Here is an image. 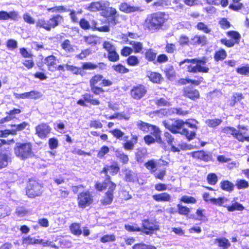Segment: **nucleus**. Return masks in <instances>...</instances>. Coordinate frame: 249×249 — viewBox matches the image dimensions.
<instances>
[{
    "instance_id": "41",
    "label": "nucleus",
    "mask_w": 249,
    "mask_h": 249,
    "mask_svg": "<svg viewBox=\"0 0 249 249\" xmlns=\"http://www.w3.org/2000/svg\"><path fill=\"white\" fill-rule=\"evenodd\" d=\"M129 43L132 46L135 53H140L143 49V45L141 42L131 41Z\"/></svg>"
},
{
    "instance_id": "47",
    "label": "nucleus",
    "mask_w": 249,
    "mask_h": 249,
    "mask_svg": "<svg viewBox=\"0 0 249 249\" xmlns=\"http://www.w3.org/2000/svg\"><path fill=\"white\" fill-rule=\"evenodd\" d=\"M103 48L108 52V53L116 50V48L113 43L108 41H104L103 43Z\"/></svg>"
},
{
    "instance_id": "59",
    "label": "nucleus",
    "mask_w": 249,
    "mask_h": 249,
    "mask_svg": "<svg viewBox=\"0 0 249 249\" xmlns=\"http://www.w3.org/2000/svg\"><path fill=\"white\" fill-rule=\"evenodd\" d=\"M227 35L229 37L233 38L235 40L234 41L235 43H238L240 38V35L238 32L236 31H229L227 33Z\"/></svg>"
},
{
    "instance_id": "17",
    "label": "nucleus",
    "mask_w": 249,
    "mask_h": 249,
    "mask_svg": "<svg viewBox=\"0 0 249 249\" xmlns=\"http://www.w3.org/2000/svg\"><path fill=\"white\" fill-rule=\"evenodd\" d=\"M207 43V37L205 36L195 35L190 40V43L193 45L203 46Z\"/></svg>"
},
{
    "instance_id": "1",
    "label": "nucleus",
    "mask_w": 249,
    "mask_h": 249,
    "mask_svg": "<svg viewBox=\"0 0 249 249\" xmlns=\"http://www.w3.org/2000/svg\"><path fill=\"white\" fill-rule=\"evenodd\" d=\"M206 63V59L204 57L201 59H186L180 61L179 66L183 69H186L190 72H208L209 69L205 66Z\"/></svg>"
},
{
    "instance_id": "18",
    "label": "nucleus",
    "mask_w": 249,
    "mask_h": 249,
    "mask_svg": "<svg viewBox=\"0 0 249 249\" xmlns=\"http://www.w3.org/2000/svg\"><path fill=\"white\" fill-rule=\"evenodd\" d=\"M49 21V24L51 30L52 28H54L57 26L60 23L63 21V18L62 16L57 15L53 16L51 18Z\"/></svg>"
},
{
    "instance_id": "23",
    "label": "nucleus",
    "mask_w": 249,
    "mask_h": 249,
    "mask_svg": "<svg viewBox=\"0 0 249 249\" xmlns=\"http://www.w3.org/2000/svg\"><path fill=\"white\" fill-rule=\"evenodd\" d=\"M37 239L30 235L23 236L21 238L22 245L24 246L37 244Z\"/></svg>"
},
{
    "instance_id": "4",
    "label": "nucleus",
    "mask_w": 249,
    "mask_h": 249,
    "mask_svg": "<svg viewBox=\"0 0 249 249\" xmlns=\"http://www.w3.org/2000/svg\"><path fill=\"white\" fill-rule=\"evenodd\" d=\"M163 125L165 127L168 129L173 133H178L180 132V130L183 127L185 124H187L189 127L191 128L197 129V126L189 122H184L181 120H167L162 122Z\"/></svg>"
},
{
    "instance_id": "32",
    "label": "nucleus",
    "mask_w": 249,
    "mask_h": 249,
    "mask_svg": "<svg viewBox=\"0 0 249 249\" xmlns=\"http://www.w3.org/2000/svg\"><path fill=\"white\" fill-rule=\"evenodd\" d=\"M71 232L75 235H80L82 234V231L80 229V225L77 223H72L70 227Z\"/></svg>"
},
{
    "instance_id": "3",
    "label": "nucleus",
    "mask_w": 249,
    "mask_h": 249,
    "mask_svg": "<svg viewBox=\"0 0 249 249\" xmlns=\"http://www.w3.org/2000/svg\"><path fill=\"white\" fill-rule=\"evenodd\" d=\"M32 144L30 142H17L14 147V153L20 160H25L34 156Z\"/></svg>"
},
{
    "instance_id": "44",
    "label": "nucleus",
    "mask_w": 249,
    "mask_h": 249,
    "mask_svg": "<svg viewBox=\"0 0 249 249\" xmlns=\"http://www.w3.org/2000/svg\"><path fill=\"white\" fill-rule=\"evenodd\" d=\"M157 53L151 49L148 50L145 53V58L149 61H154L156 57Z\"/></svg>"
},
{
    "instance_id": "10",
    "label": "nucleus",
    "mask_w": 249,
    "mask_h": 249,
    "mask_svg": "<svg viewBox=\"0 0 249 249\" xmlns=\"http://www.w3.org/2000/svg\"><path fill=\"white\" fill-rule=\"evenodd\" d=\"M147 92L146 88L142 85L133 87L130 91L131 97L135 99H140L143 97Z\"/></svg>"
},
{
    "instance_id": "43",
    "label": "nucleus",
    "mask_w": 249,
    "mask_h": 249,
    "mask_svg": "<svg viewBox=\"0 0 249 249\" xmlns=\"http://www.w3.org/2000/svg\"><path fill=\"white\" fill-rule=\"evenodd\" d=\"M221 122L222 121L218 119H208L205 121L207 125L211 127H215L219 125Z\"/></svg>"
},
{
    "instance_id": "9",
    "label": "nucleus",
    "mask_w": 249,
    "mask_h": 249,
    "mask_svg": "<svg viewBox=\"0 0 249 249\" xmlns=\"http://www.w3.org/2000/svg\"><path fill=\"white\" fill-rule=\"evenodd\" d=\"M110 3L107 0H101L97 2H93L90 4L88 7V10L90 11L95 12L102 11L103 12L109 6Z\"/></svg>"
},
{
    "instance_id": "29",
    "label": "nucleus",
    "mask_w": 249,
    "mask_h": 249,
    "mask_svg": "<svg viewBox=\"0 0 249 249\" xmlns=\"http://www.w3.org/2000/svg\"><path fill=\"white\" fill-rule=\"evenodd\" d=\"M37 244L42 245L43 247H50L51 248L58 249V247L55 245L54 242L49 240H46L44 239H37Z\"/></svg>"
},
{
    "instance_id": "8",
    "label": "nucleus",
    "mask_w": 249,
    "mask_h": 249,
    "mask_svg": "<svg viewBox=\"0 0 249 249\" xmlns=\"http://www.w3.org/2000/svg\"><path fill=\"white\" fill-rule=\"evenodd\" d=\"M78 200L79 206L85 208L92 202V197L89 192H83L79 195Z\"/></svg>"
},
{
    "instance_id": "36",
    "label": "nucleus",
    "mask_w": 249,
    "mask_h": 249,
    "mask_svg": "<svg viewBox=\"0 0 249 249\" xmlns=\"http://www.w3.org/2000/svg\"><path fill=\"white\" fill-rule=\"evenodd\" d=\"M220 184L221 188L225 191L230 192L233 189V184L228 180L222 181Z\"/></svg>"
},
{
    "instance_id": "60",
    "label": "nucleus",
    "mask_w": 249,
    "mask_h": 249,
    "mask_svg": "<svg viewBox=\"0 0 249 249\" xmlns=\"http://www.w3.org/2000/svg\"><path fill=\"white\" fill-rule=\"evenodd\" d=\"M109 151V148L107 146H102L97 154V157L100 158H103L104 156Z\"/></svg>"
},
{
    "instance_id": "39",
    "label": "nucleus",
    "mask_w": 249,
    "mask_h": 249,
    "mask_svg": "<svg viewBox=\"0 0 249 249\" xmlns=\"http://www.w3.org/2000/svg\"><path fill=\"white\" fill-rule=\"evenodd\" d=\"M28 125V124L25 122L19 124H14L12 125L14 128L12 129V134H16L17 131H21L25 128V127Z\"/></svg>"
},
{
    "instance_id": "63",
    "label": "nucleus",
    "mask_w": 249,
    "mask_h": 249,
    "mask_svg": "<svg viewBox=\"0 0 249 249\" xmlns=\"http://www.w3.org/2000/svg\"><path fill=\"white\" fill-rule=\"evenodd\" d=\"M125 229L129 231H142V229L139 227L137 225H125Z\"/></svg>"
},
{
    "instance_id": "5",
    "label": "nucleus",
    "mask_w": 249,
    "mask_h": 249,
    "mask_svg": "<svg viewBox=\"0 0 249 249\" xmlns=\"http://www.w3.org/2000/svg\"><path fill=\"white\" fill-rule=\"evenodd\" d=\"M137 125L140 129L145 132H150L151 133L153 134L156 137V141L158 143H161L162 142V140L160 137V131L159 128L155 125L145 123L142 121L137 122Z\"/></svg>"
},
{
    "instance_id": "50",
    "label": "nucleus",
    "mask_w": 249,
    "mask_h": 249,
    "mask_svg": "<svg viewBox=\"0 0 249 249\" xmlns=\"http://www.w3.org/2000/svg\"><path fill=\"white\" fill-rule=\"evenodd\" d=\"M133 249H156V248L153 246L139 243L135 244L133 247Z\"/></svg>"
},
{
    "instance_id": "25",
    "label": "nucleus",
    "mask_w": 249,
    "mask_h": 249,
    "mask_svg": "<svg viewBox=\"0 0 249 249\" xmlns=\"http://www.w3.org/2000/svg\"><path fill=\"white\" fill-rule=\"evenodd\" d=\"M131 140L127 141L124 144V147L125 149L130 150H132L134 147V145L138 142V137L136 135H131Z\"/></svg>"
},
{
    "instance_id": "16",
    "label": "nucleus",
    "mask_w": 249,
    "mask_h": 249,
    "mask_svg": "<svg viewBox=\"0 0 249 249\" xmlns=\"http://www.w3.org/2000/svg\"><path fill=\"white\" fill-rule=\"evenodd\" d=\"M117 13L116 9L113 7H109V6L102 12V15L106 17H111L112 18L113 21L111 22V24L113 25H115L116 24L115 22V18L116 17V15Z\"/></svg>"
},
{
    "instance_id": "46",
    "label": "nucleus",
    "mask_w": 249,
    "mask_h": 249,
    "mask_svg": "<svg viewBox=\"0 0 249 249\" xmlns=\"http://www.w3.org/2000/svg\"><path fill=\"white\" fill-rule=\"evenodd\" d=\"M107 58L111 62H116L119 60V55L114 50L108 53Z\"/></svg>"
},
{
    "instance_id": "30",
    "label": "nucleus",
    "mask_w": 249,
    "mask_h": 249,
    "mask_svg": "<svg viewBox=\"0 0 249 249\" xmlns=\"http://www.w3.org/2000/svg\"><path fill=\"white\" fill-rule=\"evenodd\" d=\"M11 210L10 208L4 204H0V218H2L10 215Z\"/></svg>"
},
{
    "instance_id": "15",
    "label": "nucleus",
    "mask_w": 249,
    "mask_h": 249,
    "mask_svg": "<svg viewBox=\"0 0 249 249\" xmlns=\"http://www.w3.org/2000/svg\"><path fill=\"white\" fill-rule=\"evenodd\" d=\"M44 61L49 71H55V66L56 65V58L55 56L53 55L48 56L45 58Z\"/></svg>"
},
{
    "instance_id": "2",
    "label": "nucleus",
    "mask_w": 249,
    "mask_h": 249,
    "mask_svg": "<svg viewBox=\"0 0 249 249\" xmlns=\"http://www.w3.org/2000/svg\"><path fill=\"white\" fill-rule=\"evenodd\" d=\"M166 20L164 13H156L147 16L143 23V26L149 31L155 32L163 26Z\"/></svg>"
},
{
    "instance_id": "21",
    "label": "nucleus",
    "mask_w": 249,
    "mask_h": 249,
    "mask_svg": "<svg viewBox=\"0 0 249 249\" xmlns=\"http://www.w3.org/2000/svg\"><path fill=\"white\" fill-rule=\"evenodd\" d=\"M119 169L120 168L119 167L118 164L114 163L110 166H107V167H104L101 173H104L107 176V174L108 172H109L110 174L114 175L118 172Z\"/></svg>"
},
{
    "instance_id": "27",
    "label": "nucleus",
    "mask_w": 249,
    "mask_h": 249,
    "mask_svg": "<svg viewBox=\"0 0 249 249\" xmlns=\"http://www.w3.org/2000/svg\"><path fill=\"white\" fill-rule=\"evenodd\" d=\"M106 188L107 189V193H111L113 195V192L116 188V184L110 180V177L107 175V177L105 180Z\"/></svg>"
},
{
    "instance_id": "11",
    "label": "nucleus",
    "mask_w": 249,
    "mask_h": 249,
    "mask_svg": "<svg viewBox=\"0 0 249 249\" xmlns=\"http://www.w3.org/2000/svg\"><path fill=\"white\" fill-rule=\"evenodd\" d=\"M51 130V128L45 123L39 124L36 127V134L41 139L46 138Z\"/></svg>"
},
{
    "instance_id": "31",
    "label": "nucleus",
    "mask_w": 249,
    "mask_h": 249,
    "mask_svg": "<svg viewBox=\"0 0 249 249\" xmlns=\"http://www.w3.org/2000/svg\"><path fill=\"white\" fill-rule=\"evenodd\" d=\"M222 132L226 134L232 135L237 139V136L239 135H242L241 133L237 132V130L234 127H225L222 129Z\"/></svg>"
},
{
    "instance_id": "45",
    "label": "nucleus",
    "mask_w": 249,
    "mask_h": 249,
    "mask_svg": "<svg viewBox=\"0 0 249 249\" xmlns=\"http://www.w3.org/2000/svg\"><path fill=\"white\" fill-rule=\"evenodd\" d=\"M61 47L65 51L68 53H71L73 51V48L71 45L70 41L67 39L65 40L62 44Z\"/></svg>"
},
{
    "instance_id": "33",
    "label": "nucleus",
    "mask_w": 249,
    "mask_h": 249,
    "mask_svg": "<svg viewBox=\"0 0 249 249\" xmlns=\"http://www.w3.org/2000/svg\"><path fill=\"white\" fill-rule=\"evenodd\" d=\"M245 209L244 207L240 203L235 202L232 204L231 206L227 207V209L229 212H233L234 211H243Z\"/></svg>"
},
{
    "instance_id": "55",
    "label": "nucleus",
    "mask_w": 249,
    "mask_h": 249,
    "mask_svg": "<svg viewBox=\"0 0 249 249\" xmlns=\"http://www.w3.org/2000/svg\"><path fill=\"white\" fill-rule=\"evenodd\" d=\"M236 186L238 189H244L249 186V183L244 179H238L236 181Z\"/></svg>"
},
{
    "instance_id": "26",
    "label": "nucleus",
    "mask_w": 249,
    "mask_h": 249,
    "mask_svg": "<svg viewBox=\"0 0 249 249\" xmlns=\"http://www.w3.org/2000/svg\"><path fill=\"white\" fill-rule=\"evenodd\" d=\"M215 243L217 244L218 247L222 248L223 249H227L231 246L229 240L225 237L216 239Z\"/></svg>"
},
{
    "instance_id": "42",
    "label": "nucleus",
    "mask_w": 249,
    "mask_h": 249,
    "mask_svg": "<svg viewBox=\"0 0 249 249\" xmlns=\"http://www.w3.org/2000/svg\"><path fill=\"white\" fill-rule=\"evenodd\" d=\"M178 133H180L182 135H185L187 139L189 140L193 139L196 135L194 131L189 132L187 129L185 128H183L181 131L180 130V132H178Z\"/></svg>"
},
{
    "instance_id": "35",
    "label": "nucleus",
    "mask_w": 249,
    "mask_h": 249,
    "mask_svg": "<svg viewBox=\"0 0 249 249\" xmlns=\"http://www.w3.org/2000/svg\"><path fill=\"white\" fill-rule=\"evenodd\" d=\"M92 27L100 32H107L109 31V28L107 26H100L98 21L93 20L92 22Z\"/></svg>"
},
{
    "instance_id": "22",
    "label": "nucleus",
    "mask_w": 249,
    "mask_h": 249,
    "mask_svg": "<svg viewBox=\"0 0 249 249\" xmlns=\"http://www.w3.org/2000/svg\"><path fill=\"white\" fill-rule=\"evenodd\" d=\"M146 76L149 80L153 83H160L162 80L161 75L157 72L148 71Z\"/></svg>"
},
{
    "instance_id": "19",
    "label": "nucleus",
    "mask_w": 249,
    "mask_h": 249,
    "mask_svg": "<svg viewBox=\"0 0 249 249\" xmlns=\"http://www.w3.org/2000/svg\"><path fill=\"white\" fill-rule=\"evenodd\" d=\"M152 197L155 200L158 202H170L171 201V196L165 192L153 195Z\"/></svg>"
},
{
    "instance_id": "13",
    "label": "nucleus",
    "mask_w": 249,
    "mask_h": 249,
    "mask_svg": "<svg viewBox=\"0 0 249 249\" xmlns=\"http://www.w3.org/2000/svg\"><path fill=\"white\" fill-rule=\"evenodd\" d=\"M17 99H37L42 97V94L38 91L32 90L30 92H24L21 94H15Z\"/></svg>"
},
{
    "instance_id": "52",
    "label": "nucleus",
    "mask_w": 249,
    "mask_h": 249,
    "mask_svg": "<svg viewBox=\"0 0 249 249\" xmlns=\"http://www.w3.org/2000/svg\"><path fill=\"white\" fill-rule=\"evenodd\" d=\"M208 182L211 185H215L217 182V177L214 173L209 174L207 178Z\"/></svg>"
},
{
    "instance_id": "56",
    "label": "nucleus",
    "mask_w": 249,
    "mask_h": 249,
    "mask_svg": "<svg viewBox=\"0 0 249 249\" xmlns=\"http://www.w3.org/2000/svg\"><path fill=\"white\" fill-rule=\"evenodd\" d=\"M115 240V236L114 234H107L101 237L100 241L102 243H107Z\"/></svg>"
},
{
    "instance_id": "28",
    "label": "nucleus",
    "mask_w": 249,
    "mask_h": 249,
    "mask_svg": "<svg viewBox=\"0 0 249 249\" xmlns=\"http://www.w3.org/2000/svg\"><path fill=\"white\" fill-rule=\"evenodd\" d=\"M36 23V28H42L47 31H51L49 24V21L45 20L44 18H40L37 19Z\"/></svg>"
},
{
    "instance_id": "51",
    "label": "nucleus",
    "mask_w": 249,
    "mask_h": 249,
    "mask_svg": "<svg viewBox=\"0 0 249 249\" xmlns=\"http://www.w3.org/2000/svg\"><path fill=\"white\" fill-rule=\"evenodd\" d=\"M127 62L129 65L131 66H135L139 64V60L136 56L134 55H131L128 57L127 58Z\"/></svg>"
},
{
    "instance_id": "20",
    "label": "nucleus",
    "mask_w": 249,
    "mask_h": 249,
    "mask_svg": "<svg viewBox=\"0 0 249 249\" xmlns=\"http://www.w3.org/2000/svg\"><path fill=\"white\" fill-rule=\"evenodd\" d=\"M184 95L185 97H188L192 100L197 99L199 97L198 91L190 88H186L184 90Z\"/></svg>"
},
{
    "instance_id": "53",
    "label": "nucleus",
    "mask_w": 249,
    "mask_h": 249,
    "mask_svg": "<svg viewBox=\"0 0 249 249\" xmlns=\"http://www.w3.org/2000/svg\"><path fill=\"white\" fill-rule=\"evenodd\" d=\"M65 68L67 71H71L73 74L80 73V69L76 66L67 64H65Z\"/></svg>"
},
{
    "instance_id": "48",
    "label": "nucleus",
    "mask_w": 249,
    "mask_h": 249,
    "mask_svg": "<svg viewBox=\"0 0 249 249\" xmlns=\"http://www.w3.org/2000/svg\"><path fill=\"white\" fill-rule=\"evenodd\" d=\"M227 56V53L224 50H221L215 53L214 58L215 60L219 61L224 59Z\"/></svg>"
},
{
    "instance_id": "24",
    "label": "nucleus",
    "mask_w": 249,
    "mask_h": 249,
    "mask_svg": "<svg viewBox=\"0 0 249 249\" xmlns=\"http://www.w3.org/2000/svg\"><path fill=\"white\" fill-rule=\"evenodd\" d=\"M192 157L204 161H209L211 159V156L203 151L195 152L192 153Z\"/></svg>"
},
{
    "instance_id": "34",
    "label": "nucleus",
    "mask_w": 249,
    "mask_h": 249,
    "mask_svg": "<svg viewBox=\"0 0 249 249\" xmlns=\"http://www.w3.org/2000/svg\"><path fill=\"white\" fill-rule=\"evenodd\" d=\"M113 70L120 73H126L129 71V70L121 64L114 65L112 67Z\"/></svg>"
},
{
    "instance_id": "61",
    "label": "nucleus",
    "mask_w": 249,
    "mask_h": 249,
    "mask_svg": "<svg viewBox=\"0 0 249 249\" xmlns=\"http://www.w3.org/2000/svg\"><path fill=\"white\" fill-rule=\"evenodd\" d=\"M103 76L100 74H97L93 76L90 80V86H94L98 82L102 80Z\"/></svg>"
},
{
    "instance_id": "6",
    "label": "nucleus",
    "mask_w": 249,
    "mask_h": 249,
    "mask_svg": "<svg viewBox=\"0 0 249 249\" xmlns=\"http://www.w3.org/2000/svg\"><path fill=\"white\" fill-rule=\"evenodd\" d=\"M42 186L35 180H30L26 187V193L30 198H34L41 195Z\"/></svg>"
},
{
    "instance_id": "64",
    "label": "nucleus",
    "mask_w": 249,
    "mask_h": 249,
    "mask_svg": "<svg viewBox=\"0 0 249 249\" xmlns=\"http://www.w3.org/2000/svg\"><path fill=\"white\" fill-rule=\"evenodd\" d=\"M180 200L182 202L187 203H195L196 202V200L194 197L187 196H182L180 199Z\"/></svg>"
},
{
    "instance_id": "57",
    "label": "nucleus",
    "mask_w": 249,
    "mask_h": 249,
    "mask_svg": "<svg viewBox=\"0 0 249 249\" xmlns=\"http://www.w3.org/2000/svg\"><path fill=\"white\" fill-rule=\"evenodd\" d=\"M98 67V65L91 62H85L82 66V69L86 70H92Z\"/></svg>"
},
{
    "instance_id": "54",
    "label": "nucleus",
    "mask_w": 249,
    "mask_h": 249,
    "mask_svg": "<svg viewBox=\"0 0 249 249\" xmlns=\"http://www.w3.org/2000/svg\"><path fill=\"white\" fill-rule=\"evenodd\" d=\"M23 19L25 22L30 24H34L36 22L35 19L28 13L23 15Z\"/></svg>"
},
{
    "instance_id": "49",
    "label": "nucleus",
    "mask_w": 249,
    "mask_h": 249,
    "mask_svg": "<svg viewBox=\"0 0 249 249\" xmlns=\"http://www.w3.org/2000/svg\"><path fill=\"white\" fill-rule=\"evenodd\" d=\"M9 157L5 154H0V168H3L8 165Z\"/></svg>"
},
{
    "instance_id": "12",
    "label": "nucleus",
    "mask_w": 249,
    "mask_h": 249,
    "mask_svg": "<svg viewBox=\"0 0 249 249\" xmlns=\"http://www.w3.org/2000/svg\"><path fill=\"white\" fill-rule=\"evenodd\" d=\"M19 18L18 12L12 11L7 12L5 11H0V20H7L11 19L17 21Z\"/></svg>"
},
{
    "instance_id": "14",
    "label": "nucleus",
    "mask_w": 249,
    "mask_h": 249,
    "mask_svg": "<svg viewBox=\"0 0 249 249\" xmlns=\"http://www.w3.org/2000/svg\"><path fill=\"white\" fill-rule=\"evenodd\" d=\"M119 9L126 13H130L135 12H141L142 10L139 7L132 6L126 2L122 3L119 6Z\"/></svg>"
},
{
    "instance_id": "58",
    "label": "nucleus",
    "mask_w": 249,
    "mask_h": 249,
    "mask_svg": "<svg viewBox=\"0 0 249 249\" xmlns=\"http://www.w3.org/2000/svg\"><path fill=\"white\" fill-rule=\"evenodd\" d=\"M178 213L182 215H187L190 212V209L186 206H183L180 204L177 205Z\"/></svg>"
},
{
    "instance_id": "7",
    "label": "nucleus",
    "mask_w": 249,
    "mask_h": 249,
    "mask_svg": "<svg viewBox=\"0 0 249 249\" xmlns=\"http://www.w3.org/2000/svg\"><path fill=\"white\" fill-rule=\"evenodd\" d=\"M142 225L143 227L142 231L147 235L152 234L154 231L158 230L159 229L158 223L155 221L144 219L142 220Z\"/></svg>"
},
{
    "instance_id": "40",
    "label": "nucleus",
    "mask_w": 249,
    "mask_h": 249,
    "mask_svg": "<svg viewBox=\"0 0 249 249\" xmlns=\"http://www.w3.org/2000/svg\"><path fill=\"white\" fill-rule=\"evenodd\" d=\"M196 28L204 33L209 34L211 32V29L209 26L202 22H198L196 25Z\"/></svg>"
},
{
    "instance_id": "37",
    "label": "nucleus",
    "mask_w": 249,
    "mask_h": 249,
    "mask_svg": "<svg viewBox=\"0 0 249 249\" xmlns=\"http://www.w3.org/2000/svg\"><path fill=\"white\" fill-rule=\"evenodd\" d=\"M113 195L111 193H106L103 199L101 200V202L104 205H108L110 204L113 199Z\"/></svg>"
},
{
    "instance_id": "38",
    "label": "nucleus",
    "mask_w": 249,
    "mask_h": 249,
    "mask_svg": "<svg viewBox=\"0 0 249 249\" xmlns=\"http://www.w3.org/2000/svg\"><path fill=\"white\" fill-rule=\"evenodd\" d=\"M145 166L151 173H154L157 168L156 162L154 160H149L145 163Z\"/></svg>"
},
{
    "instance_id": "62",
    "label": "nucleus",
    "mask_w": 249,
    "mask_h": 249,
    "mask_svg": "<svg viewBox=\"0 0 249 249\" xmlns=\"http://www.w3.org/2000/svg\"><path fill=\"white\" fill-rule=\"evenodd\" d=\"M110 132L113 135L114 137L117 139L122 138L124 135V133L119 129H115L110 131Z\"/></svg>"
}]
</instances>
